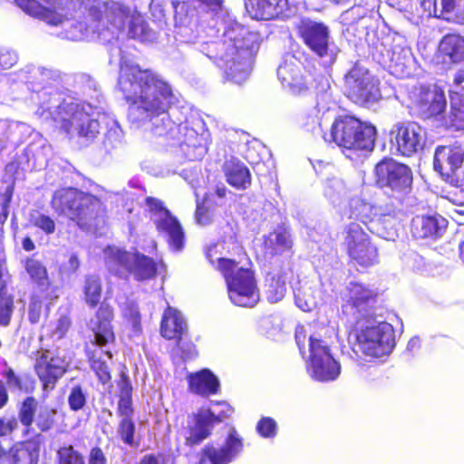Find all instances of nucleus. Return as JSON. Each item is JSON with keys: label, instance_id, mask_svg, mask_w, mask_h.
<instances>
[{"label": "nucleus", "instance_id": "nucleus-1", "mask_svg": "<svg viewBox=\"0 0 464 464\" xmlns=\"http://www.w3.org/2000/svg\"><path fill=\"white\" fill-rule=\"evenodd\" d=\"M118 86L130 103L129 118L133 122L152 121L153 131L159 136L172 130L173 122L168 112L172 91L160 75L138 66L124 65L121 68Z\"/></svg>", "mask_w": 464, "mask_h": 464}, {"label": "nucleus", "instance_id": "nucleus-2", "mask_svg": "<svg viewBox=\"0 0 464 464\" xmlns=\"http://www.w3.org/2000/svg\"><path fill=\"white\" fill-rule=\"evenodd\" d=\"M257 35L247 28L231 25L216 43L217 57L224 62L225 82L240 83L246 76L258 49Z\"/></svg>", "mask_w": 464, "mask_h": 464}, {"label": "nucleus", "instance_id": "nucleus-3", "mask_svg": "<svg viewBox=\"0 0 464 464\" xmlns=\"http://www.w3.org/2000/svg\"><path fill=\"white\" fill-rule=\"evenodd\" d=\"M51 207L55 213L68 218L87 232H96L105 224V208L101 200L76 188L55 190Z\"/></svg>", "mask_w": 464, "mask_h": 464}, {"label": "nucleus", "instance_id": "nucleus-4", "mask_svg": "<svg viewBox=\"0 0 464 464\" xmlns=\"http://www.w3.org/2000/svg\"><path fill=\"white\" fill-rule=\"evenodd\" d=\"M43 110L44 114L47 113L71 137L92 140L100 132L98 113L90 104H80L72 98L62 99L56 92Z\"/></svg>", "mask_w": 464, "mask_h": 464}, {"label": "nucleus", "instance_id": "nucleus-5", "mask_svg": "<svg viewBox=\"0 0 464 464\" xmlns=\"http://www.w3.org/2000/svg\"><path fill=\"white\" fill-rule=\"evenodd\" d=\"M377 138L376 127L368 121L343 115L334 121L330 130V139L340 148L360 152L372 151L375 147Z\"/></svg>", "mask_w": 464, "mask_h": 464}, {"label": "nucleus", "instance_id": "nucleus-6", "mask_svg": "<svg viewBox=\"0 0 464 464\" xmlns=\"http://www.w3.org/2000/svg\"><path fill=\"white\" fill-rule=\"evenodd\" d=\"M215 268L226 280L229 297L238 306L252 307L259 298L254 271L251 268L238 267V263L231 258H217Z\"/></svg>", "mask_w": 464, "mask_h": 464}, {"label": "nucleus", "instance_id": "nucleus-7", "mask_svg": "<svg viewBox=\"0 0 464 464\" xmlns=\"http://www.w3.org/2000/svg\"><path fill=\"white\" fill-rule=\"evenodd\" d=\"M372 231L357 221L344 226L343 246L349 264L368 268L380 261L379 247L375 243Z\"/></svg>", "mask_w": 464, "mask_h": 464}, {"label": "nucleus", "instance_id": "nucleus-8", "mask_svg": "<svg viewBox=\"0 0 464 464\" xmlns=\"http://www.w3.org/2000/svg\"><path fill=\"white\" fill-rule=\"evenodd\" d=\"M105 263L111 274L125 278L128 275L137 280H147L154 276L156 266L153 260L137 252H130L117 246L104 250Z\"/></svg>", "mask_w": 464, "mask_h": 464}, {"label": "nucleus", "instance_id": "nucleus-9", "mask_svg": "<svg viewBox=\"0 0 464 464\" xmlns=\"http://www.w3.org/2000/svg\"><path fill=\"white\" fill-rule=\"evenodd\" d=\"M104 8L106 18L111 24L121 30L124 27L125 20L128 17L127 9L121 4L111 2L98 4L90 10V18L85 22L72 24L71 27L64 32V37L72 41L95 40L100 37V15L101 7Z\"/></svg>", "mask_w": 464, "mask_h": 464}, {"label": "nucleus", "instance_id": "nucleus-10", "mask_svg": "<svg viewBox=\"0 0 464 464\" xmlns=\"http://www.w3.org/2000/svg\"><path fill=\"white\" fill-rule=\"evenodd\" d=\"M345 296L341 304V315L346 320L353 319L356 324L368 317L374 318L370 311L375 308L379 292L369 285L351 281L345 287Z\"/></svg>", "mask_w": 464, "mask_h": 464}, {"label": "nucleus", "instance_id": "nucleus-11", "mask_svg": "<svg viewBox=\"0 0 464 464\" xmlns=\"http://www.w3.org/2000/svg\"><path fill=\"white\" fill-rule=\"evenodd\" d=\"M355 338L362 353L372 358L389 355L395 346L394 329L386 322L358 325Z\"/></svg>", "mask_w": 464, "mask_h": 464}, {"label": "nucleus", "instance_id": "nucleus-12", "mask_svg": "<svg viewBox=\"0 0 464 464\" xmlns=\"http://www.w3.org/2000/svg\"><path fill=\"white\" fill-rule=\"evenodd\" d=\"M344 86L347 98L357 105L366 106L381 99L379 80L358 63L345 73Z\"/></svg>", "mask_w": 464, "mask_h": 464}, {"label": "nucleus", "instance_id": "nucleus-13", "mask_svg": "<svg viewBox=\"0 0 464 464\" xmlns=\"http://www.w3.org/2000/svg\"><path fill=\"white\" fill-rule=\"evenodd\" d=\"M374 180L380 188L406 194L411 190L413 175L411 168L392 157H384L373 169Z\"/></svg>", "mask_w": 464, "mask_h": 464}, {"label": "nucleus", "instance_id": "nucleus-14", "mask_svg": "<svg viewBox=\"0 0 464 464\" xmlns=\"http://www.w3.org/2000/svg\"><path fill=\"white\" fill-rule=\"evenodd\" d=\"M71 360L62 352L42 350L37 353L34 370L44 391L55 387L58 380L67 372Z\"/></svg>", "mask_w": 464, "mask_h": 464}, {"label": "nucleus", "instance_id": "nucleus-15", "mask_svg": "<svg viewBox=\"0 0 464 464\" xmlns=\"http://www.w3.org/2000/svg\"><path fill=\"white\" fill-rule=\"evenodd\" d=\"M309 364L312 376L320 382L333 381L340 374V366L322 339L309 337Z\"/></svg>", "mask_w": 464, "mask_h": 464}, {"label": "nucleus", "instance_id": "nucleus-16", "mask_svg": "<svg viewBox=\"0 0 464 464\" xmlns=\"http://www.w3.org/2000/svg\"><path fill=\"white\" fill-rule=\"evenodd\" d=\"M297 36L304 44L319 58L329 53V27L322 21L308 17L301 18L295 26Z\"/></svg>", "mask_w": 464, "mask_h": 464}, {"label": "nucleus", "instance_id": "nucleus-17", "mask_svg": "<svg viewBox=\"0 0 464 464\" xmlns=\"http://www.w3.org/2000/svg\"><path fill=\"white\" fill-rule=\"evenodd\" d=\"M243 450V439L235 428H231L222 446L217 447L210 442L200 451L199 464H228Z\"/></svg>", "mask_w": 464, "mask_h": 464}, {"label": "nucleus", "instance_id": "nucleus-18", "mask_svg": "<svg viewBox=\"0 0 464 464\" xmlns=\"http://www.w3.org/2000/svg\"><path fill=\"white\" fill-rule=\"evenodd\" d=\"M15 2L24 13L50 25H61L68 20V13L62 0H15Z\"/></svg>", "mask_w": 464, "mask_h": 464}, {"label": "nucleus", "instance_id": "nucleus-19", "mask_svg": "<svg viewBox=\"0 0 464 464\" xmlns=\"http://www.w3.org/2000/svg\"><path fill=\"white\" fill-rule=\"evenodd\" d=\"M391 135L392 146L401 156L411 157L423 148L422 130L414 122L397 124Z\"/></svg>", "mask_w": 464, "mask_h": 464}, {"label": "nucleus", "instance_id": "nucleus-20", "mask_svg": "<svg viewBox=\"0 0 464 464\" xmlns=\"http://www.w3.org/2000/svg\"><path fill=\"white\" fill-rule=\"evenodd\" d=\"M194 121H186L178 127L179 148L186 160H200L208 151V135L198 132Z\"/></svg>", "mask_w": 464, "mask_h": 464}, {"label": "nucleus", "instance_id": "nucleus-21", "mask_svg": "<svg viewBox=\"0 0 464 464\" xmlns=\"http://www.w3.org/2000/svg\"><path fill=\"white\" fill-rule=\"evenodd\" d=\"M293 246L294 242L290 231L285 226H277L274 230L264 236L257 259L271 264L275 258L284 254L292 257L294 255Z\"/></svg>", "mask_w": 464, "mask_h": 464}, {"label": "nucleus", "instance_id": "nucleus-22", "mask_svg": "<svg viewBox=\"0 0 464 464\" xmlns=\"http://www.w3.org/2000/svg\"><path fill=\"white\" fill-rule=\"evenodd\" d=\"M297 4L290 0H247L246 9L257 21L287 19Z\"/></svg>", "mask_w": 464, "mask_h": 464}, {"label": "nucleus", "instance_id": "nucleus-23", "mask_svg": "<svg viewBox=\"0 0 464 464\" xmlns=\"http://www.w3.org/2000/svg\"><path fill=\"white\" fill-rule=\"evenodd\" d=\"M464 161V150L461 146H440L435 150L433 167L446 181L461 169Z\"/></svg>", "mask_w": 464, "mask_h": 464}, {"label": "nucleus", "instance_id": "nucleus-24", "mask_svg": "<svg viewBox=\"0 0 464 464\" xmlns=\"http://www.w3.org/2000/svg\"><path fill=\"white\" fill-rule=\"evenodd\" d=\"M413 107L422 120L437 118L446 109V98L441 92L422 89L413 102Z\"/></svg>", "mask_w": 464, "mask_h": 464}, {"label": "nucleus", "instance_id": "nucleus-25", "mask_svg": "<svg viewBox=\"0 0 464 464\" xmlns=\"http://www.w3.org/2000/svg\"><path fill=\"white\" fill-rule=\"evenodd\" d=\"M43 437L37 434L33 440L14 445L4 451L3 464H36Z\"/></svg>", "mask_w": 464, "mask_h": 464}, {"label": "nucleus", "instance_id": "nucleus-26", "mask_svg": "<svg viewBox=\"0 0 464 464\" xmlns=\"http://www.w3.org/2000/svg\"><path fill=\"white\" fill-rule=\"evenodd\" d=\"M447 228V220L441 216H416L411 224V232L416 239H436Z\"/></svg>", "mask_w": 464, "mask_h": 464}, {"label": "nucleus", "instance_id": "nucleus-27", "mask_svg": "<svg viewBox=\"0 0 464 464\" xmlns=\"http://www.w3.org/2000/svg\"><path fill=\"white\" fill-rule=\"evenodd\" d=\"M195 425L190 429V435L187 438V443L190 446L199 444L208 439L216 423L222 421L221 417L217 416L209 410H199L194 414Z\"/></svg>", "mask_w": 464, "mask_h": 464}, {"label": "nucleus", "instance_id": "nucleus-28", "mask_svg": "<svg viewBox=\"0 0 464 464\" xmlns=\"http://www.w3.org/2000/svg\"><path fill=\"white\" fill-rule=\"evenodd\" d=\"M403 215L401 208L386 205L377 219L381 237L386 240H395L399 237Z\"/></svg>", "mask_w": 464, "mask_h": 464}, {"label": "nucleus", "instance_id": "nucleus-29", "mask_svg": "<svg viewBox=\"0 0 464 464\" xmlns=\"http://www.w3.org/2000/svg\"><path fill=\"white\" fill-rule=\"evenodd\" d=\"M112 317V309L109 305L102 304L95 318L90 323V327L94 334V342L100 346H103L114 339L111 325Z\"/></svg>", "mask_w": 464, "mask_h": 464}, {"label": "nucleus", "instance_id": "nucleus-30", "mask_svg": "<svg viewBox=\"0 0 464 464\" xmlns=\"http://www.w3.org/2000/svg\"><path fill=\"white\" fill-rule=\"evenodd\" d=\"M146 203L150 211L152 213V219L158 231L168 238L170 246H173L174 218H172L171 213L156 198H147Z\"/></svg>", "mask_w": 464, "mask_h": 464}, {"label": "nucleus", "instance_id": "nucleus-31", "mask_svg": "<svg viewBox=\"0 0 464 464\" xmlns=\"http://www.w3.org/2000/svg\"><path fill=\"white\" fill-rule=\"evenodd\" d=\"M188 382L190 391L201 396L217 394L219 391V381L208 369L189 373Z\"/></svg>", "mask_w": 464, "mask_h": 464}, {"label": "nucleus", "instance_id": "nucleus-32", "mask_svg": "<svg viewBox=\"0 0 464 464\" xmlns=\"http://www.w3.org/2000/svg\"><path fill=\"white\" fill-rule=\"evenodd\" d=\"M176 353L183 360L188 361L198 355L196 345L193 343L188 331V325L183 316L176 310Z\"/></svg>", "mask_w": 464, "mask_h": 464}, {"label": "nucleus", "instance_id": "nucleus-33", "mask_svg": "<svg viewBox=\"0 0 464 464\" xmlns=\"http://www.w3.org/2000/svg\"><path fill=\"white\" fill-rule=\"evenodd\" d=\"M439 51L450 63L464 62V36L457 33L445 34L440 41Z\"/></svg>", "mask_w": 464, "mask_h": 464}, {"label": "nucleus", "instance_id": "nucleus-34", "mask_svg": "<svg viewBox=\"0 0 464 464\" xmlns=\"http://www.w3.org/2000/svg\"><path fill=\"white\" fill-rule=\"evenodd\" d=\"M443 125L447 130H464V95H450V111L443 118Z\"/></svg>", "mask_w": 464, "mask_h": 464}, {"label": "nucleus", "instance_id": "nucleus-35", "mask_svg": "<svg viewBox=\"0 0 464 464\" xmlns=\"http://www.w3.org/2000/svg\"><path fill=\"white\" fill-rule=\"evenodd\" d=\"M227 182L237 189H246L251 185V174L248 168L239 162L230 160L225 167Z\"/></svg>", "mask_w": 464, "mask_h": 464}, {"label": "nucleus", "instance_id": "nucleus-36", "mask_svg": "<svg viewBox=\"0 0 464 464\" xmlns=\"http://www.w3.org/2000/svg\"><path fill=\"white\" fill-rule=\"evenodd\" d=\"M277 76L284 85L293 89L294 92H300L308 89L306 83L303 82L299 65L285 62L279 65Z\"/></svg>", "mask_w": 464, "mask_h": 464}, {"label": "nucleus", "instance_id": "nucleus-37", "mask_svg": "<svg viewBox=\"0 0 464 464\" xmlns=\"http://www.w3.org/2000/svg\"><path fill=\"white\" fill-rule=\"evenodd\" d=\"M350 218L361 221V225L367 227V224L373 221L378 215L376 208L370 202L361 198H353L349 202Z\"/></svg>", "mask_w": 464, "mask_h": 464}, {"label": "nucleus", "instance_id": "nucleus-38", "mask_svg": "<svg viewBox=\"0 0 464 464\" xmlns=\"http://www.w3.org/2000/svg\"><path fill=\"white\" fill-rule=\"evenodd\" d=\"M38 402L34 397H26L18 407V420L24 427V435H29L35 418Z\"/></svg>", "mask_w": 464, "mask_h": 464}, {"label": "nucleus", "instance_id": "nucleus-39", "mask_svg": "<svg viewBox=\"0 0 464 464\" xmlns=\"http://www.w3.org/2000/svg\"><path fill=\"white\" fill-rule=\"evenodd\" d=\"M441 17L455 24H464V0H441Z\"/></svg>", "mask_w": 464, "mask_h": 464}, {"label": "nucleus", "instance_id": "nucleus-40", "mask_svg": "<svg viewBox=\"0 0 464 464\" xmlns=\"http://www.w3.org/2000/svg\"><path fill=\"white\" fill-rule=\"evenodd\" d=\"M83 291L86 303L92 307L96 306L102 296L101 279L96 276H88L85 279Z\"/></svg>", "mask_w": 464, "mask_h": 464}, {"label": "nucleus", "instance_id": "nucleus-41", "mask_svg": "<svg viewBox=\"0 0 464 464\" xmlns=\"http://www.w3.org/2000/svg\"><path fill=\"white\" fill-rule=\"evenodd\" d=\"M24 268L30 277L39 285H47V270L42 263L34 258H27L24 263Z\"/></svg>", "mask_w": 464, "mask_h": 464}, {"label": "nucleus", "instance_id": "nucleus-42", "mask_svg": "<svg viewBox=\"0 0 464 464\" xmlns=\"http://www.w3.org/2000/svg\"><path fill=\"white\" fill-rule=\"evenodd\" d=\"M56 464H85V461L82 453L72 445H67L57 450Z\"/></svg>", "mask_w": 464, "mask_h": 464}, {"label": "nucleus", "instance_id": "nucleus-43", "mask_svg": "<svg viewBox=\"0 0 464 464\" xmlns=\"http://www.w3.org/2000/svg\"><path fill=\"white\" fill-rule=\"evenodd\" d=\"M212 208L213 204L209 201V199L207 197H205L201 202L198 203L195 212V218L198 225L207 226L212 222Z\"/></svg>", "mask_w": 464, "mask_h": 464}, {"label": "nucleus", "instance_id": "nucleus-44", "mask_svg": "<svg viewBox=\"0 0 464 464\" xmlns=\"http://www.w3.org/2000/svg\"><path fill=\"white\" fill-rule=\"evenodd\" d=\"M71 327V320L67 315H61L47 326L49 335L54 340L62 339Z\"/></svg>", "mask_w": 464, "mask_h": 464}, {"label": "nucleus", "instance_id": "nucleus-45", "mask_svg": "<svg viewBox=\"0 0 464 464\" xmlns=\"http://www.w3.org/2000/svg\"><path fill=\"white\" fill-rule=\"evenodd\" d=\"M29 222L46 234H53L55 230L54 221L50 217L39 212L31 213Z\"/></svg>", "mask_w": 464, "mask_h": 464}, {"label": "nucleus", "instance_id": "nucleus-46", "mask_svg": "<svg viewBox=\"0 0 464 464\" xmlns=\"http://www.w3.org/2000/svg\"><path fill=\"white\" fill-rule=\"evenodd\" d=\"M56 411L48 407L41 408L35 418L36 426L41 431H48L54 423Z\"/></svg>", "mask_w": 464, "mask_h": 464}, {"label": "nucleus", "instance_id": "nucleus-47", "mask_svg": "<svg viewBox=\"0 0 464 464\" xmlns=\"http://www.w3.org/2000/svg\"><path fill=\"white\" fill-rule=\"evenodd\" d=\"M121 310L123 316L138 330L140 328V314L137 304L131 300H126L121 304Z\"/></svg>", "mask_w": 464, "mask_h": 464}, {"label": "nucleus", "instance_id": "nucleus-48", "mask_svg": "<svg viewBox=\"0 0 464 464\" xmlns=\"http://www.w3.org/2000/svg\"><path fill=\"white\" fill-rule=\"evenodd\" d=\"M269 276L270 291L274 292L276 299L282 298L286 292V273L283 272L282 274H276L273 272L270 273Z\"/></svg>", "mask_w": 464, "mask_h": 464}, {"label": "nucleus", "instance_id": "nucleus-49", "mask_svg": "<svg viewBox=\"0 0 464 464\" xmlns=\"http://www.w3.org/2000/svg\"><path fill=\"white\" fill-rule=\"evenodd\" d=\"M14 301L10 295H5L3 291L0 293V324L6 326L10 323L11 314L13 313Z\"/></svg>", "mask_w": 464, "mask_h": 464}, {"label": "nucleus", "instance_id": "nucleus-50", "mask_svg": "<svg viewBox=\"0 0 464 464\" xmlns=\"http://www.w3.org/2000/svg\"><path fill=\"white\" fill-rule=\"evenodd\" d=\"M256 429L262 438H273L276 435L277 424L271 417H262L258 420Z\"/></svg>", "mask_w": 464, "mask_h": 464}, {"label": "nucleus", "instance_id": "nucleus-51", "mask_svg": "<svg viewBox=\"0 0 464 464\" xmlns=\"http://www.w3.org/2000/svg\"><path fill=\"white\" fill-rule=\"evenodd\" d=\"M160 333L166 339L174 338V312L170 306L166 309L162 316Z\"/></svg>", "mask_w": 464, "mask_h": 464}, {"label": "nucleus", "instance_id": "nucleus-52", "mask_svg": "<svg viewBox=\"0 0 464 464\" xmlns=\"http://www.w3.org/2000/svg\"><path fill=\"white\" fill-rule=\"evenodd\" d=\"M68 403L71 410L76 411L83 408L86 403V393L80 386L72 388L68 396Z\"/></svg>", "mask_w": 464, "mask_h": 464}, {"label": "nucleus", "instance_id": "nucleus-53", "mask_svg": "<svg viewBox=\"0 0 464 464\" xmlns=\"http://www.w3.org/2000/svg\"><path fill=\"white\" fill-rule=\"evenodd\" d=\"M135 426L131 418H123L119 426V433L121 440L128 445L133 444Z\"/></svg>", "mask_w": 464, "mask_h": 464}, {"label": "nucleus", "instance_id": "nucleus-54", "mask_svg": "<svg viewBox=\"0 0 464 464\" xmlns=\"http://www.w3.org/2000/svg\"><path fill=\"white\" fill-rule=\"evenodd\" d=\"M445 182L458 189L456 192V195H459L458 204L464 205V169H461Z\"/></svg>", "mask_w": 464, "mask_h": 464}, {"label": "nucleus", "instance_id": "nucleus-55", "mask_svg": "<svg viewBox=\"0 0 464 464\" xmlns=\"http://www.w3.org/2000/svg\"><path fill=\"white\" fill-rule=\"evenodd\" d=\"M91 366L102 383L105 384L111 380L109 368L104 362L92 358L91 360Z\"/></svg>", "mask_w": 464, "mask_h": 464}, {"label": "nucleus", "instance_id": "nucleus-56", "mask_svg": "<svg viewBox=\"0 0 464 464\" xmlns=\"http://www.w3.org/2000/svg\"><path fill=\"white\" fill-rule=\"evenodd\" d=\"M18 428V420L15 418H0V437L10 435Z\"/></svg>", "mask_w": 464, "mask_h": 464}, {"label": "nucleus", "instance_id": "nucleus-57", "mask_svg": "<svg viewBox=\"0 0 464 464\" xmlns=\"http://www.w3.org/2000/svg\"><path fill=\"white\" fill-rule=\"evenodd\" d=\"M117 386L120 390V397H131L132 386L129 377L124 372L121 373Z\"/></svg>", "mask_w": 464, "mask_h": 464}, {"label": "nucleus", "instance_id": "nucleus-58", "mask_svg": "<svg viewBox=\"0 0 464 464\" xmlns=\"http://www.w3.org/2000/svg\"><path fill=\"white\" fill-rule=\"evenodd\" d=\"M131 397H120L118 402V413L123 418H131L132 415Z\"/></svg>", "mask_w": 464, "mask_h": 464}, {"label": "nucleus", "instance_id": "nucleus-59", "mask_svg": "<svg viewBox=\"0 0 464 464\" xmlns=\"http://www.w3.org/2000/svg\"><path fill=\"white\" fill-rule=\"evenodd\" d=\"M42 313V302L33 299L29 304L28 317L31 323L36 324L40 320Z\"/></svg>", "mask_w": 464, "mask_h": 464}, {"label": "nucleus", "instance_id": "nucleus-60", "mask_svg": "<svg viewBox=\"0 0 464 464\" xmlns=\"http://www.w3.org/2000/svg\"><path fill=\"white\" fill-rule=\"evenodd\" d=\"M295 338L298 346L299 352L303 358L305 357V343H306V332L303 326L295 328Z\"/></svg>", "mask_w": 464, "mask_h": 464}, {"label": "nucleus", "instance_id": "nucleus-61", "mask_svg": "<svg viewBox=\"0 0 464 464\" xmlns=\"http://www.w3.org/2000/svg\"><path fill=\"white\" fill-rule=\"evenodd\" d=\"M6 258L4 252L0 251V293L5 290L9 280V274L6 270Z\"/></svg>", "mask_w": 464, "mask_h": 464}, {"label": "nucleus", "instance_id": "nucleus-62", "mask_svg": "<svg viewBox=\"0 0 464 464\" xmlns=\"http://www.w3.org/2000/svg\"><path fill=\"white\" fill-rule=\"evenodd\" d=\"M17 61V55L14 52L5 50L0 53V66L3 69L12 67Z\"/></svg>", "mask_w": 464, "mask_h": 464}, {"label": "nucleus", "instance_id": "nucleus-63", "mask_svg": "<svg viewBox=\"0 0 464 464\" xmlns=\"http://www.w3.org/2000/svg\"><path fill=\"white\" fill-rule=\"evenodd\" d=\"M380 55L382 58L380 59L379 63H383L384 65L388 66L390 69H393L395 72L396 67L399 66V64L394 61L393 57L390 55V49L384 48V50L379 51Z\"/></svg>", "mask_w": 464, "mask_h": 464}, {"label": "nucleus", "instance_id": "nucleus-64", "mask_svg": "<svg viewBox=\"0 0 464 464\" xmlns=\"http://www.w3.org/2000/svg\"><path fill=\"white\" fill-rule=\"evenodd\" d=\"M106 458L100 448H93L89 455L88 464H106Z\"/></svg>", "mask_w": 464, "mask_h": 464}]
</instances>
